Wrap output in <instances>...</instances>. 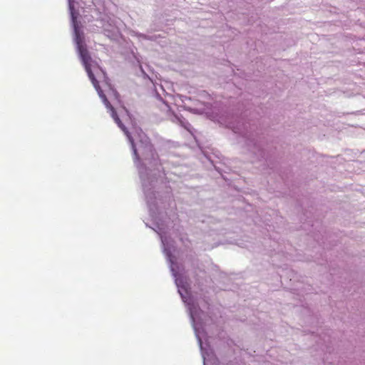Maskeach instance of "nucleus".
<instances>
[{
    "instance_id": "1",
    "label": "nucleus",
    "mask_w": 365,
    "mask_h": 365,
    "mask_svg": "<svg viewBox=\"0 0 365 365\" xmlns=\"http://www.w3.org/2000/svg\"><path fill=\"white\" fill-rule=\"evenodd\" d=\"M81 55L83 60V63L85 66V69L88 73V76L91 81L94 88H96V91L98 92V94L102 101L103 102L106 107L110 110L111 117L113 118L114 121L116 123V124L118 125V127L123 131L125 135L127 136L128 139L130 142L133 153L135 156L138 155L137 150L135 146L134 140L130 133V132L128 130L126 127L123 125L122 121L120 120V118L118 117L117 112L115 111V108L113 107V106L110 104L109 101L108 100L106 96L104 94L103 91L101 88V86L99 85L98 81L96 78L93 73L92 72L91 65L89 63L90 61V56L88 55V53L86 51H81Z\"/></svg>"
},
{
    "instance_id": "2",
    "label": "nucleus",
    "mask_w": 365,
    "mask_h": 365,
    "mask_svg": "<svg viewBox=\"0 0 365 365\" xmlns=\"http://www.w3.org/2000/svg\"><path fill=\"white\" fill-rule=\"evenodd\" d=\"M71 15H72L73 21V23H75V22H76V16H74V14H73V12H71Z\"/></svg>"
}]
</instances>
